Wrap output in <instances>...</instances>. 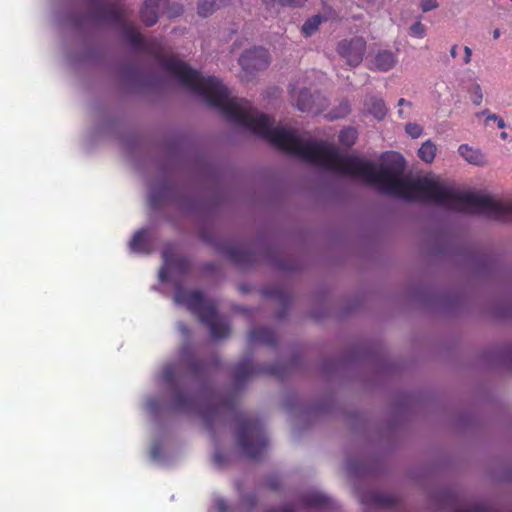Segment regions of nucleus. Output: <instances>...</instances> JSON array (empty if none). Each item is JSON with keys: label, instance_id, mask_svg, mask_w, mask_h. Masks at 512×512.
I'll use <instances>...</instances> for the list:
<instances>
[{"label": "nucleus", "instance_id": "obj_1", "mask_svg": "<svg viewBox=\"0 0 512 512\" xmlns=\"http://www.w3.org/2000/svg\"><path fill=\"white\" fill-rule=\"evenodd\" d=\"M405 160L397 153L389 155L385 163L376 168L370 161L355 155H342V175L357 177L382 192L409 201H422L446 209L484 215L489 219L512 222V201H500L474 192L458 193L438 178L424 176L416 180L403 178Z\"/></svg>", "mask_w": 512, "mask_h": 512}, {"label": "nucleus", "instance_id": "obj_2", "mask_svg": "<svg viewBox=\"0 0 512 512\" xmlns=\"http://www.w3.org/2000/svg\"><path fill=\"white\" fill-rule=\"evenodd\" d=\"M208 364L196 358L190 347H184L178 363L168 364L162 372V379L169 384L174 391L171 408L175 411H190L196 408L195 398L176 389V384L184 377V372L190 377H199L208 373Z\"/></svg>", "mask_w": 512, "mask_h": 512}, {"label": "nucleus", "instance_id": "obj_3", "mask_svg": "<svg viewBox=\"0 0 512 512\" xmlns=\"http://www.w3.org/2000/svg\"><path fill=\"white\" fill-rule=\"evenodd\" d=\"M174 300L178 304L185 305L202 323L208 326L213 338L222 339L229 335L228 322L218 316L215 303L206 301L201 291L186 290L181 285H177Z\"/></svg>", "mask_w": 512, "mask_h": 512}, {"label": "nucleus", "instance_id": "obj_4", "mask_svg": "<svg viewBox=\"0 0 512 512\" xmlns=\"http://www.w3.org/2000/svg\"><path fill=\"white\" fill-rule=\"evenodd\" d=\"M237 445L248 459L261 458L268 447L263 424L259 418L240 416L236 431Z\"/></svg>", "mask_w": 512, "mask_h": 512}, {"label": "nucleus", "instance_id": "obj_5", "mask_svg": "<svg viewBox=\"0 0 512 512\" xmlns=\"http://www.w3.org/2000/svg\"><path fill=\"white\" fill-rule=\"evenodd\" d=\"M284 367L282 364H274L265 367L255 366L250 360H244L238 363L233 369V377L236 382L243 383L256 374H269L277 378L284 377Z\"/></svg>", "mask_w": 512, "mask_h": 512}, {"label": "nucleus", "instance_id": "obj_6", "mask_svg": "<svg viewBox=\"0 0 512 512\" xmlns=\"http://www.w3.org/2000/svg\"><path fill=\"white\" fill-rule=\"evenodd\" d=\"M237 409L236 396H227L222 398L217 403H207L200 411L201 418L203 419L207 429H212L213 423L220 418V416L233 413Z\"/></svg>", "mask_w": 512, "mask_h": 512}, {"label": "nucleus", "instance_id": "obj_7", "mask_svg": "<svg viewBox=\"0 0 512 512\" xmlns=\"http://www.w3.org/2000/svg\"><path fill=\"white\" fill-rule=\"evenodd\" d=\"M162 257L164 265L159 272V278L162 282L168 281L170 271H174L181 276H184L189 272L191 263L187 257L175 256L170 248H165L163 250Z\"/></svg>", "mask_w": 512, "mask_h": 512}, {"label": "nucleus", "instance_id": "obj_8", "mask_svg": "<svg viewBox=\"0 0 512 512\" xmlns=\"http://www.w3.org/2000/svg\"><path fill=\"white\" fill-rule=\"evenodd\" d=\"M365 50L366 41L363 37L342 40L337 45L338 54L345 58L350 66H357L362 62Z\"/></svg>", "mask_w": 512, "mask_h": 512}, {"label": "nucleus", "instance_id": "obj_9", "mask_svg": "<svg viewBox=\"0 0 512 512\" xmlns=\"http://www.w3.org/2000/svg\"><path fill=\"white\" fill-rule=\"evenodd\" d=\"M269 63V53L262 47H254L247 50L239 58V64L247 73L264 70L268 67Z\"/></svg>", "mask_w": 512, "mask_h": 512}, {"label": "nucleus", "instance_id": "obj_10", "mask_svg": "<svg viewBox=\"0 0 512 512\" xmlns=\"http://www.w3.org/2000/svg\"><path fill=\"white\" fill-rule=\"evenodd\" d=\"M94 18L99 22L123 25L125 21V10L121 5L108 4L97 6L94 11Z\"/></svg>", "mask_w": 512, "mask_h": 512}, {"label": "nucleus", "instance_id": "obj_11", "mask_svg": "<svg viewBox=\"0 0 512 512\" xmlns=\"http://www.w3.org/2000/svg\"><path fill=\"white\" fill-rule=\"evenodd\" d=\"M168 0H145L141 10V19L146 26H153L159 19L161 9L165 8Z\"/></svg>", "mask_w": 512, "mask_h": 512}, {"label": "nucleus", "instance_id": "obj_12", "mask_svg": "<svg viewBox=\"0 0 512 512\" xmlns=\"http://www.w3.org/2000/svg\"><path fill=\"white\" fill-rule=\"evenodd\" d=\"M362 502L374 507L394 509L398 505V498L388 493L374 491L364 495Z\"/></svg>", "mask_w": 512, "mask_h": 512}, {"label": "nucleus", "instance_id": "obj_13", "mask_svg": "<svg viewBox=\"0 0 512 512\" xmlns=\"http://www.w3.org/2000/svg\"><path fill=\"white\" fill-rule=\"evenodd\" d=\"M228 258L238 265H251L256 261V253L247 246H231L227 249Z\"/></svg>", "mask_w": 512, "mask_h": 512}, {"label": "nucleus", "instance_id": "obj_14", "mask_svg": "<svg viewBox=\"0 0 512 512\" xmlns=\"http://www.w3.org/2000/svg\"><path fill=\"white\" fill-rule=\"evenodd\" d=\"M320 100V95H312L307 89L300 90L296 97V107L302 112L319 113L322 108V103L317 104L316 101Z\"/></svg>", "mask_w": 512, "mask_h": 512}, {"label": "nucleus", "instance_id": "obj_15", "mask_svg": "<svg viewBox=\"0 0 512 512\" xmlns=\"http://www.w3.org/2000/svg\"><path fill=\"white\" fill-rule=\"evenodd\" d=\"M300 503L306 508L332 509L334 507L333 501L320 492H310L303 495Z\"/></svg>", "mask_w": 512, "mask_h": 512}, {"label": "nucleus", "instance_id": "obj_16", "mask_svg": "<svg viewBox=\"0 0 512 512\" xmlns=\"http://www.w3.org/2000/svg\"><path fill=\"white\" fill-rule=\"evenodd\" d=\"M248 338L252 345L262 344L268 347H275L277 344L276 333L269 328H254L249 332Z\"/></svg>", "mask_w": 512, "mask_h": 512}, {"label": "nucleus", "instance_id": "obj_17", "mask_svg": "<svg viewBox=\"0 0 512 512\" xmlns=\"http://www.w3.org/2000/svg\"><path fill=\"white\" fill-rule=\"evenodd\" d=\"M124 39L135 49L147 51L148 47L140 32L131 24L125 22L122 25Z\"/></svg>", "mask_w": 512, "mask_h": 512}, {"label": "nucleus", "instance_id": "obj_18", "mask_svg": "<svg viewBox=\"0 0 512 512\" xmlns=\"http://www.w3.org/2000/svg\"><path fill=\"white\" fill-rule=\"evenodd\" d=\"M364 106L366 111L373 115L377 120H382L387 114V108L383 99L376 96H368Z\"/></svg>", "mask_w": 512, "mask_h": 512}, {"label": "nucleus", "instance_id": "obj_19", "mask_svg": "<svg viewBox=\"0 0 512 512\" xmlns=\"http://www.w3.org/2000/svg\"><path fill=\"white\" fill-rule=\"evenodd\" d=\"M458 152L470 164L483 166L487 162L485 155L480 150L474 149L467 144L460 145Z\"/></svg>", "mask_w": 512, "mask_h": 512}, {"label": "nucleus", "instance_id": "obj_20", "mask_svg": "<svg viewBox=\"0 0 512 512\" xmlns=\"http://www.w3.org/2000/svg\"><path fill=\"white\" fill-rule=\"evenodd\" d=\"M397 55L389 50H381L375 56L376 69L386 72L391 70L397 63Z\"/></svg>", "mask_w": 512, "mask_h": 512}, {"label": "nucleus", "instance_id": "obj_21", "mask_svg": "<svg viewBox=\"0 0 512 512\" xmlns=\"http://www.w3.org/2000/svg\"><path fill=\"white\" fill-rule=\"evenodd\" d=\"M262 4L265 6L267 11H275L278 12V8L280 7H301L303 6L307 0H261Z\"/></svg>", "mask_w": 512, "mask_h": 512}, {"label": "nucleus", "instance_id": "obj_22", "mask_svg": "<svg viewBox=\"0 0 512 512\" xmlns=\"http://www.w3.org/2000/svg\"><path fill=\"white\" fill-rule=\"evenodd\" d=\"M130 249L133 252L138 253L149 252V241L146 231L141 230L134 234L133 238L130 241Z\"/></svg>", "mask_w": 512, "mask_h": 512}, {"label": "nucleus", "instance_id": "obj_23", "mask_svg": "<svg viewBox=\"0 0 512 512\" xmlns=\"http://www.w3.org/2000/svg\"><path fill=\"white\" fill-rule=\"evenodd\" d=\"M436 150V145L431 140H427L419 148L418 156L422 161L431 163L435 158Z\"/></svg>", "mask_w": 512, "mask_h": 512}, {"label": "nucleus", "instance_id": "obj_24", "mask_svg": "<svg viewBox=\"0 0 512 512\" xmlns=\"http://www.w3.org/2000/svg\"><path fill=\"white\" fill-rule=\"evenodd\" d=\"M351 111V106L348 100L343 99L340 101L339 105L331 110L327 117L331 120L341 119L346 117Z\"/></svg>", "mask_w": 512, "mask_h": 512}, {"label": "nucleus", "instance_id": "obj_25", "mask_svg": "<svg viewBox=\"0 0 512 512\" xmlns=\"http://www.w3.org/2000/svg\"><path fill=\"white\" fill-rule=\"evenodd\" d=\"M218 6L215 1L208 0H199L197 4V13L199 16L206 18L211 16L216 10Z\"/></svg>", "mask_w": 512, "mask_h": 512}, {"label": "nucleus", "instance_id": "obj_26", "mask_svg": "<svg viewBox=\"0 0 512 512\" xmlns=\"http://www.w3.org/2000/svg\"><path fill=\"white\" fill-rule=\"evenodd\" d=\"M322 22V17L315 15L305 21L302 26V33L304 36L309 37L316 32Z\"/></svg>", "mask_w": 512, "mask_h": 512}, {"label": "nucleus", "instance_id": "obj_27", "mask_svg": "<svg viewBox=\"0 0 512 512\" xmlns=\"http://www.w3.org/2000/svg\"><path fill=\"white\" fill-rule=\"evenodd\" d=\"M357 139V131L354 128L348 127L343 129L339 134V142L346 146L351 147Z\"/></svg>", "mask_w": 512, "mask_h": 512}, {"label": "nucleus", "instance_id": "obj_28", "mask_svg": "<svg viewBox=\"0 0 512 512\" xmlns=\"http://www.w3.org/2000/svg\"><path fill=\"white\" fill-rule=\"evenodd\" d=\"M454 512H496V511L494 509H492L491 507H488L487 505L475 504V505H471V506H468L463 509H458Z\"/></svg>", "mask_w": 512, "mask_h": 512}, {"label": "nucleus", "instance_id": "obj_29", "mask_svg": "<svg viewBox=\"0 0 512 512\" xmlns=\"http://www.w3.org/2000/svg\"><path fill=\"white\" fill-rule=\"evenodd\" d=\"M405 131L407 134H409L412 138H418L421 136L423 129L422 127L417 123H408L405 127Z\"/></svg>", "mask_w": 512, "mask_h": 512}, {"label": "nucleus", "instance_id": "obj_30", "mask_svg": "<svg viewBox=\"0 0 512 512\" xmlns=\"http://www.w3.org/2000/svg\"><path fill=\"white\" fill-rule=\"evenodd\" d=\"M425 33H426V28L420 21L415 22L410 27V34L414 37L423 38L425 36Z\"/></svg>", "mask_w": 512, "mask_h": 512}, {"label": "nucleus", "instance_id": "obj_31", "mask_svg": "<svg viewBox=\"0 0 512 512\" xmlns=\"http://www.w3.org/2000/svg\"><path fill=\"white\" fill-rule=\"evenodd\" d=\"M483 93L479 84H475L472 90V102L475 105H480L482 103Z\"/></svg>", "mask_w": 512, "mask_h": 512}, {"label": "nucleus", "instance_id": "obj_32", "mask_svg": "<svg viewBox=\"0 0 512 512\" xmlns=\"http://www.w3.org/2000/svg\"><path fill=\"white\" fill-rule=\"evenodd\" d=\"M420 7L423 12H429L438 7L437 0H421Z\"/></svg>", "mask_w": 512, "mask_h": 512}, {"label": "nucleus", "instance_id": "obj_33", "mask_svg": "<svg viewBox=\"0 0 512 512\" xmlns=\"http://www.w3.org/2000/svg\"><path fill=\"white\" fill-rule=\"evenodd\" d=\"M493 120L497 124L498 128L503 129L506 127L504 120L496 114H488L486 121Z\"/></svg>", "mask_w": 512, "mask_h": 512}, {"label": "nucleus", "instance_id": "obj_34", "mask_svg": "<svg viewBox=\"0 0 512 512\" xmlns=\"http://www.w3.org/2000/svg\"><path fill=\"white\" fill-rule=\"evenodd\" d=\"M464 54H465L464 59H463L464 63L465 64H469L471 62V56H472L471 48L468 47V46H465L464 47Z\"/></svg>", "mask_w": 512, "mask_h": 512}, {"label": "nucleus", "instance_id": "obj_35", "mask_svg": "<svg viewBox=\"0 0 512 512\" xmlns=\"http://www.w3.org/2000/svg\"><path fill=\"white\" fill-rule=\"evenodd\" d=\"M213 459H214V462H215L217 465H222V464H223V462H224V457H223L222 453H220V452H216V453L214 454Z\"/></svg>", "mask_w": 512, "mask_h": 512}, {"label": "nucleus", "instance_id": "obj_36", "mask_svg": "<svg viewBox=\"0 0 512 512\" xmlns=\"http://www.w3.org/2000/svg\"><path fill=\"white\" fill-rule=\"evenodd\" d=\"M268 512H295L291 506H284L276 509H272Z\"/></svg>", "mask_w": 512, "mask_h": 512}, {"label": "nucleus", "instance_id": "obj_37", "mask_svg": "<svg viewBox=\"0 0 512 512\" xmlns=\"http://www.w3.org/2000/svg\"><path fill=\"white\" fill-rule=\"evenodd\" d=\"M244 501H246L250 506H254L257 499L255 495H247L245 496Z\"/></svg>", "mask_w": 512, "mask_h": 512}, {"label": "nucleus", "instance_id": "obj_38", "mask_svg": "<svg viewBox=\"0 0 512 512\" xmlns=\"http://www.w3.org/2000/svg\"><path fill=\"white\" fill-rule=\"evenodd\" d=\"M217 506H218V510L219 512H227V505H226V502L224 500H218L217 501Z\"/></svg>", "mask_w": 512, "mask_h": 512}, {"label": "nucleus", "instance_id": "obj_39", "mask_svg": "<svg viewBox=\"0 0 512 512\" xmlns=\"http://www.w3.org/2000/svg\"><path fill=\"white\" fill-rule=\"evenodd\" d=\"M179 330H180L183 334H185V335H188V334H189V328L187 327V325H186V324L181 323V324L179 325Z\"/></svg>", "mask_w": 512, "mask_h": 512}, {"label": "nucleus", "instance_id": "obj_40", "mask_svg": "<svg viewBox=\"0 0 512 512\" xmlns=\"http://www.w3.org/2000/svg\"><path fill=\"white\" fill-rule=\"evenodd\" d=\"M457 49H458V46L457 45H453L450 49V55L452 58H456L457 56Z\"/></svg>", "mask_w": 512, "mask_h": 512}, {"label": "nucleus", "instance_id": "obj_41", "mask_svg": "<svg viewBox=\"0 0 512 512\" xmlns=\"http://www.w3.org/2000/svg\"><path fill=\"white\" fill-rule=\"evenodd\" d=\"M398 105H399V106H403V105H408V106H410V105H411V103H410L409 101L405 100L404 98H400V99H399V101H398Z\"/></svg>", "mask_w": 512, "mask_h": 512}, {"label": "nucleus", "instance_id": "obj_42", "mask_svg": "<svg viewBox=\"0 0 512 512\" xmlns=\"http://www.w3.org/2000/svg\"><path fill=\"white\" fill-rule=\"evenodd\" d=\"M499 36H500V31H499V29H495V30L493 31V38H494V39H497V38H499Z\"/></svg>", "mask_w": 512, "mask_h": 512}, {"label": "nucleus", "instance_id": "obj_43", "mask_svg": "<svg viewBox=\"0 0 512 512\" xmlns=\"http://www.w3.org/2000/svg\"><path fill=\"white\" fill-rule=\"evenodd\" d=\"M501 139L506 140L508 138V134L506 132H502L500 134Z\"/></svg>", "mask_w": 512, "mask_h": 512}, {"label": "nucleus", "instance_id": "obj_44", "mask_svg": "<svg viewBox=\"0 0 512 512\" xmlns=\"http://www.w3.org/2000/svg\"><path fill=\"white\" fill-rule=\"evenodd\" d=\"M270 487H271V489H273V490L277 489V485H276L274 482H271V483H270Z\"/></svg>", "mask_w": 512, "mask_h": 512}, {"label": "nucleus", "instance_id": "obj_45", "mask_svg": "<svg viewBox=\"0 0 512 512\" xmlns=\"http://www.w3.org/2000/svg\"><path fill=\"white\" fill-rule=\"evenodd\" d=\"M218 363H219V360H218V358H217V357H215V358H214V365L216 366V365H218Z\"/></svg>", "mask_w": 512, "mask_h": 512}, {"label": "nucleus", "instance_id": "obj_46", "mask_svg": "<svg viewBox=\"0 0 512 512\" xmlns=\"http://www.w3.org/2000/svg\"><path fill=\"white\" fill-rule=\"evenodd\" d=\"M488 113V110H484L483 112H481V115H487Z\"/></svg>", "mask_w": 512, "mask_h": 512}, {"label": "nucleus", "instance_id": "obj_47", "mask_svg": "<svg viewBox=\"0 0 512 512\" xmlns=\"http://www.w3.org/2000/svg\"><path fill=\"white\" fill-rule=\"evenodd\" d=\"M398 113H399V115L402 117L403 110H401V109H400V110L398 111Z\"/></svg>", "mask_w": 512, "mask_h": 512}, {"label": "nucleus", "instance_id": "obj_48", "mask_svg": "<svg viewBox=\"0 0 512 512\" xmlns=\"http://www.w3.org/2000/svg\"><path fill=\"white\" fill-rule=\"evenodd\" d=\"M206 268L207 269L211 268V265L210 264H206Z\"/></svg>", "mask_w": 512, "mask_h": 512}]
</instances>
